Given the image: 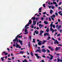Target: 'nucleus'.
<instances>
[{
    "instance_id": "1",
    "label": "nucleus",
    "mask_w": 62,
    "mask_h": 62,
    "mask_svg": "<svg viewBox=\"0 0 62 62\" xmlns=\"http://www.w3.org/2000/svg\"><path fill=\"white\" fill-rule=\"evenodd\" d=\"M53 22H51V24L50 25V26L51 27V28H50V30L52 31V33H53L54 32V30H53V29H52V27H53L54 28H55V25H53L52 24V23H53Z\"/></svg>"
},
{
    "instance_id": "2",
    "label": "nucleus",
    "mask_w": 62,
    "mask_h": 62,
    "mask_svg": "<svg viewBox=\"0 0 62 62\" xmlns=\"http://www.w3.org/2000/svg\"><path fill=\"white\" fill-rule=\"evenodd\" d=\"M29 22H29L28 23V24L26 25L25 26V27H27V26H28L29 24H31V23H32V21H31V20H29Z\"/></svg>"
},
{
    "instance_id": "3",
    "label": "nucleus",
    "mask_w": 62,
    "mask_h": 62,
    "mask_svg": "<svg viewBox=\"0 0 62 62\" xmlns=\"http://www.w3.org/2000/svg\"><path fill=\"white\" fill-rule=\"evenodd\" d=\"M33 25H35L36 24V21H35V19L36 18H33V17H32L31 18V20H33Z\"/></svg>"
},
{
    "instance_id": "4",
    "label": "nucleus",
    "mask_w": 62,
    "mask_h": 62,
    "mask_svg": "<svg viewBox=\"0 0 62 62\" xmlns=\"http://www.w3.org/2000/svg\"><path fill=\"white\" fill-rule=\"evenodd\" d=\"M55 15H53L51 16V18L53 20V21H54V19L53 18H55Z\"/></svg>"
},
{
    "instance_id": "5",
    "label": "nucleus",
    "mask_w": 62,
    "mask_h": 62,
    "mask_svg": "<svg viewBox=\"0 0 62 62\" xmlns=\"http://www.w3.org/2000/svg\"><path fill=\"white\" fill-rule=\"evenodd\" d=\"M18 42L20 43V44L21 45H23V43H22V41L20 40H18Z\"/></svg>"
},
{
    "instance_id": "6",
    "label": "nucleus",
    "mask_w": 62,
    "mask_h": 62,
    "mask_svg": "<svg viewBox=\"0 0 62 62\" xmlns=\"http://www.w3.org/2000/svg\"><path fill=\"white\" fill-rule=\"evenodd\" d=\"M54 43L55 44L56 43V44H59V42H58V41L57 40H55V42Z\"/></svg>"
},
{
    "instance_id": "7",
    "label": "nucleus",
    "mask_w": 62,
    "mask_h": 62,
    "mask_svg": "<svg viewBox=\"0 0 62 62\" xmlns=\"http://www.w3.org/2000/svg\"><path fill=\"white\" fill-rule=\"evenodd\" d=\"M44 33V31H42L41 30L40 31V33L39 34V35L40 36L42 35V33Z\"/></svg>"
},
{
    "instance_id": "8",
    "label": "nucleus",
    "mask_w": 62,
    "mask_h": 62,
    "mask_svg": "<svg viewBox=\"0 0 62 62\" xmlns=\"http://www.w3.org/2000/svg\"><path fill=\"white\" fill-rule=\"evenodd\" d=\"M21 35V34H18L17 36H18L17 38H22V35H21V36H20Z\"/></svg>"
},
{
    "instance_id": "9",
    "label": "nucleus",
    "mask_w": 62,
    "mask_h": 62,
    "mask_svg": "<svg viewBox=\"0 0 62 62\" xmlns=\"http://www.w3.org/2000/svg\"><path fill=\"white\" fill-rule=\"evenodd\" d=\"M49 36V34L48 33H45L44 34V36Z\"/></svg>"
},
{
    "instance_id": "10",
    "label": "nucleus",
    "mask_w": 62,
    "mask_h": 62,
    "mask_svg": "<svg viewBox=\"0 0 62 62\" xmlns=\"http://www.w3.org/2000/svg\"><path fill=\"white\" fill-rule=\"evenodd\" d=\"M60 47H57L56 48L55 50L56 51H58V50H59V49H60Z\"/></svg>"
},
{
    "instance_id": "11",
    "label": "nucleus",
    "mask_w": 62,
    "mask_h": 62,
    "mask_svg": "<svg viewBox=\"0 0 62 62\" xmlns=\"http://www.w3.org/2000/svg\"><path fill=\"white\" fill-rule=\"evenodd\" d=\"M35 55L37 57V59L39 58V56H38V54H35Z\"/></svg>"
},
{
    "instance_id": "12",
    "label": "nucleus",
    "mask_w": 62,
    "mask_h": 62,
    "mask_svg": "<svg viewBox=\"0 0 62 62\" xmlns=\"http://www.w3.org/2000/svg\"><path fill=\"white\" fill-rule=\"evenodd\" d=\"M42 44V41H39V45H40Z\"/></svg>"
},
{
    "instance_id": "13",
    "label": "nucleus",
    "mask_w": 62,
    "mask_h": 62,
    "mask_svg": "<svg viewBox=\"0 0 62 62\" xmlns=\"http://www.w3.org/2000/svg\"><path fill=\"white\" fill-rule=\"evenodd\" d=\"M27 31V30H26V29H25V32H26V33H25V34H26L28 33V31Z\"/></svg>"
},
{
    "instance_id": "14",
    "label": "nucleus",
    "mask_w": 62,
    "mask_h": 62,
    "mask_svg": "<svg viewBox=\"0 0 62 62\" xmlns=\"http://www.w3.org/2000/svg\"><path fill=\"white\" fill-rule=\"evenodd\" d=\"M50 56L51 57L50 58V59L52 60V59H53V56L52 55H50Z\"/></svg>"
},
{
    "instance_id": "15",
    "label": "nucleus",
    "mask_w": 62,
    "mask_h": 62,
    "mask_svg": "<svg viewBox=\"0 0 62 62\" xmlns=\"http://www.w3.org/2000/svg\"><path fill=\"white\" fill-rule=\"evenodd\" d=\"M58 60V62H59V61H61L62 62V60L61 59H59L58 58L57 59Z\"/></svg>"
},
{
    "instance_id": "16",
    "label": "nucleus",
    "mask_w": 62,
    "mask_h": 62,
    "mask_svg": "<svg viewBox=\"0 0 62 62\" xmlns=\"http://www.w3.org/2000/svg\"><path fill=\"white\" fill-rule=\"evenodd\" d=\"M18 36H17L16 37V42H18Z\"/></svg>"
},
{
    "instance_id": "17",
    "label": "nucleus",
    "mask_w": 62,
    "mask_h": 62,
    "mask_svg": "<svg viewBox=\"0 0 62 62\" xmlns=\"http://www.w3.org/2000/svg\"><path fill=\"white\" fill-rule=\"evenodd\" d=\"M42 52H44V53H45V52H46V50L45 49H43L42 50Z\"/></svg>"
},
{
    "instance_id": "18",
    "label": "nucleus",
    "mask_w": 62,
    "mask_h": 62,
    "mask_svg": "<svg viewBox=\"0 0 62 62\" xmlns=\"http://www.w3.org/2000/svg\"><path fill=\"white\" fill-rule=\"evenodd\" d=\"M3 53H4V54H5V55H7V54H8V53H6L5 52V51H3Z\"/></svg>"
},
{
    "instance_id": "19",
    "label": "nucleus",
    "mask_w": 62,
    "mask_h": 62,
    "mask_svg": "<svg viewBox=\"0 0 62 62\" xmlns=\"http://www.w3.org/2000/svg\"><path fill=\"white\" fill-rule=\"evenodd\" d=\"M42 9V8L41 7L40 8H39V12H41V9Z\"/></svg>"
},
{
    "instance_id": "20",
    "label": "nucleus",
    "mask_w": 62,
    "mask_h": 62,
    "mask_svg": "<svg viewBox=\"0 0 62 62\" xmlns=\"http://www.w3.org/2000/svg\"><path fill=\"white\" fill-rule=\"evenodd\" d=\"M53 11L51 9L50 10V14H52V13H53Z\"/></svg>"
},
{
    "instance_id": "21",
    "label": "nucleus",
    "mask_w": 62,
    "mask_h": 62,
    "mask_svg": "<svg viewBox=\"0 0 62 62\" xmlns=\"http://www.w3.org/2000/svg\"><path fill=\"white\" fill-rule=\"evenodd\" d=\"M49 31H50V30H49V29L48 28H47L46 30V32H49Z\"/></svg>"
},
{
    "instance_id": "22",
    "label": "nucleus",
    "mask_w": 62,
    "mask_h": 62,
    "mask_svg": "<svg viewBox=\"0 0 62 62\" xmlns=\"http://www.w3.org/2000/svg\"><path fill=\"white\" fill-rule=\"evenodd\" d=\"M20 53L21 54H23V53H24V51H20Z\"/></svg>"
},
{
    "instance_id": "23",
    "label": "nucleus",
    "mask_w": 62,
    "mask_h": 62,
    "mask_svg": "<svg viewBox=\"0 0 62 62\" xmlns=\"http://www.w3.org/2000/svg\"><path fill=\"white\" fill-rule=\"evenodd\" d=\"M47 41L46 40H44L42 42L43 44H44V43H45Z\"/></svg>"
},
{
    "instance_id": "24",
    "label": "nucleus",
    "mask_w": 62,
    "mask_h": 62,
    "mask_svg": "<svg viewBox=\"0 0 62 62\" xmlns=\"http://www.w3.org/2000/svg\"><path fill=\"white\" fill-rule=\"evenodd\" d=\"M39 26L40 27V28H41V27L42 26V25H41V24H39Z\"/></svg>"
},
{
    "instance_id": "25",
    "label": "nucleus",
    "mask_w": 62,
    "mask_h": 62,
    "mask_svg": "<svg viewBox=\"0 0 62 62\" xmlns=\"http://www.w3.org/2000/svg\"><path fill=\"white\" fill-rule=\"evenodd\" d=\"M44 23H45V24H46L48 23L46 21L44 22Z\"/></svg>"
},
{
    "instance_id": "26",
    "label": "nucleus",
    "mask_w": 62,
    "mask_h": 62,
    "mask_svg": "<svg viewBox=\"0 0 62 62\" xmlns=\"http://www.w3.org/2000/svg\"><path fill=\"white\" fill-rule=\"evenodd\" d=\"M16 48H18V47H20V45H16Z\"/></svg>"
},
{
    "instance_id": "27",
    "label": "nucleus",
    "mask_w": 62,
    "mask_h": 62,
    "mask_svg": "<svg viewBox=\"0 0 62 62\" xmlns=\"http://www.w3.org/2000/svg\"><path fill=\"white\" fill-rule=\"evenodd\" d=\"M61 27V25H60L58 28V29H59V28H60Z\"/></svg>"
},
{
    "instance_id": "28",
    "label": "nucleus",
    "mask_w": 62,
    "mask_h": 62,
    "mask_svg": "<svg viewBox=\"0 0 62 62\" xmlns=\"http://www.w3.org/2000/svg\"><path fill=\"white\" fill-rule=\"evenodd\" d=\"M31 54L32 56H33V53L32 52H31Z\"/></svg>"
},
{
    "instance_id": "29",
    "label": "nucleus",
    "mask_w": 62,
    "mask_h": 62,
    "mask_svg": "<svg viewBox=\"0 0 62 62\" xmlns=\"http://www.w3.org/2000/svg\"><path fill=\"white\" fill-rule=\"evenodd\" d=\"M39 52V49L35 51L36 53H37V52Z\"/></svg>"
},
{
    "instance_id": "30",
    "label": "nucleus",
    "mask_w": 62,
    "mask_h": 62,
    "mask_svg": "<svg viewBox=\"0 0 62 62\" xmlns=\"http://www.w3.org/2000/svg\"><path fill=\"white\" fill-rule=\"evenodd\" d=\"M47 7L49 8L50 9L52 7L51 6H49V5L47 6Z\"/></svg>"
},
{
    "instance_id": "31",
    "label": "nucleus",
    "mask_w": 62,
    "mask_h": 62,
    "mask_svg": "<svg viewBox=\"0 0 62 62\" xmlns=\"http://www.w3.org/2000/svg\"><path fill=\"white\" fill-rule=\"evenodd\" d=\"M54 6H51V8H52V9H54Z\"/></svg>"
},
{
    "instance_id": "32",
    "label": "nucleus",
    "mask_w": 62,
    "mask_h": 62,
    "mask_svg": "<svg viewBox=\"0 0 62 62\" xmlns=\"http://www.w3.org/2000/svg\"><path fill=\"white\" fill-rule=\"evenodd\" d=\"M33 43H35V39H33Z\"/></svg>"
},
{
    "instance_id": "33",
    "label": "nucleus",
    "mask_w": 62,
    "mask_h": 62,
    "mask_svg": "<svg viewBox=\"0 0 62 62\" xmlns=\"http://www.w3.org/2000/svg\"><path fill=\"white\" fill-rule=\"evenodd\" d=\"M30 40H31V36H30L29 38Z\"/></svg>"
},
{
    "instance_id": "34",
    "label": "nucleus",
    "mask_w": 62,
    "mask_h": 62,
    "mask_svg": "<svg viewBox=\"0 0 62 62\" xmlns=\"http://www.w3.org/2000/svg\"><path fill=\"white\" fill-rule=\"evenodd\" d=\"M53 4H57L56 2H53Z\"/></svg>"
},
{
    "instance_id": "35",
    "label": "nucleus",
    "mask_w": 62,
    "mask_h": 62,
    "mask_svg": "<svg viewBox=\"0 0 62 62\" xmlns=\"http://www.w3.org/2000/svg\"><path fill=\"white\" fill-rule=\"evenodd\" d=\"M1 60H2V61H3L4 60V59H3L2 57L1 58Z\"/></svg>"
},
{
    "instance_id": "36",
    "label": "nucleus",
    "mask_w": 62,
    "mask_h": 62,
    "mask_svg": "<svg viewBox=\"0 0 62 62\" xmlns=\"http://www.w3.org/2000/svg\"><path fill=\"white\" fill-rule=\"evenodd\" d=\"M60 32H62V30L61 29H60V30H58Z\"/></svg>"
},
{
    "instance_id": "37",
    "label": "nucleus",
    "mask_w": 62,
    "mask_h": 62,
    "mask_svg": "<svg viewBox=\"0 0 62 62\" xmlns=\"http://www.w3.org/2000/svg\"><path fill=\"white\" fill-rule=\"evenodd\" d=\"M47 52H50V50H48V49H47Z\"/></svg>"
},
{
    "instance_id": "38",
    "label": "nucleus",
    "mask_w": 62,
    "mask_h": 62,
    "mask_svg": "<svg viewBox=\"0 0 62 62\" xmlns=\"http://www.w3.org/2000/svg\"><path fill=\"white\" fill-rule=\"evenodd\" d=\"M43 7H44V8H45V4H44L43 5Z\"/></svg>"
},
{
    "instance_id": "39",
    "label": "nucleus",
    "mask_w": 62,
    "mask_h": 62,
    "mask_svg": "<svg viewBox=\"0 0 62 62\" xmlns=\"http://www.w3.org/2000/svg\"><path fill=\"white\" fill-rule=\"evenodd\" d=\"M7 50H8V52H10L9 51V49L8 48H7Z\"/></svg>"
},
{
    "instance_id": "40",
    "label": "nucleus",
    "mask_w": 62,
    "mask_h": 62,
    "mask_svg": "<svg viewBox=\"0 0 62 62\" xmlns=\"http://www.w3.org/2000/svg\"><path fill=\"white\" fill-rule=\"evenodd\" d=\"M55 14L56 16H57L58 15V13H55Z\"/></svg>"
},
{
    "instance_id": "41",
    "label": "nucleus",
    "mask_w": 62,
    "mask_h": 62,
    "mask_svg": "<svg viewBox=\"0 0 62 62\" xmlns=\"http://www.w3.org/2000/svg\"><path fill=\"white\" fill-rule=\"evenodd\" d=\"M44 47H45V46H42L41 48H44Z\"/></svg>"
},
{
    "instance_id": "42",
    "label": "nucleus",
    "mask_w": 62,
    "mask_h": 62,
    "mask_svg": "<svg viewBox=\"0 0 62 62\" xmlns=\"http://www.w3.org/2000/svg\"><path fill=\"white\" fill-rule=\"evenodd\" d=\"M62 3V2H60L59 3V5H60Z\"/></svg>"
},
{
    "instance_id": "43",
    "label": "nucleus",
    "mask_w": 62,
    "mask_h": 62,
    "mask_svg": "<svg viewBox=\"0 0 62 62\" xmlns=\"http://www.w3.org/2000/svg\"><path fill=\"white\" fill-rule=\"evenodd\" d=\"M49 21H51V17H49Z\"/></svg>"
},
{
    "instance_id": "44",
    "label": "nucleus",
    "mask_w": 62,
    "mask_h": 62,
    "mask_svg": "<svg viewBox=\"0 0 62 62\" xmlns=\"http://www.w3.org/2000/svg\"><path fill=\"white\" fill-rule=\"evenodd\" d=\"M31 28H34V26H33V25H32L31 26Z\"/></svg>"
},
{
    "instance_id": "45",
    "label": "nucleus",
    "mask_w": 62,
    "mask_h": 62,
    "mask_svg": "<svg viewBox=\"0 0 62 62\" xmlns=\"http://www.w3.org/2000/svg\"><path fill=\"white\" fill-rule=\"evenodd\" d=\"M50 50H51V51H54V49H53V48H51L50 49Z\"/></svg>"
},
{
    "instance_id": "46",
    "label": "nucleus",
    "mask_w": 62,
    "mask_h": 62,
    "mask_svg": "<svg viewBox=\"0 0 62 62\" xmlns=\"http://www.w3.org/2000/svg\"><path fill=\"white\" fill-rule=\"evenodd\" d=\"M38 19H39V18H38L36 17L35 18V20H38Z\"/></svg>"
},
{
    "instance_id": "47",
    "label": "nucleus",
    "mask_w": 62,
    "mask_h": 62,
    "mask_svg": "<svg viewBox=\"0 0 62 62\" xmlns=\"http://www.w3.org/2000/svg\"><path fill=\"white\" fill-rule=\"evenodd\" d=\"M48 5H51V4H50V2H48Z\"/></svg>"
},
{
    "instance_id": "48",
    "label": "nucleus",
    "mask_w": 62,
    "mask_h": 62,
    "mask_svg": "<svg viewBox=\"0 0 62 62\" xmlns=\"http://www.w3.org/2000/svg\"><path fill=\"white\" fill-rule=\"evenodd\" d=\"M52 39H53V40H54V41L55 42V39H54V38H52Z\"/></svg>"
},
{
    "instance_id": "49",
    "label": "nucleus",
    "mask_w": 62,
    "mask_h": 62,
    "mask_svg": "<svg viewBox=\"0 0 62 62\" xmlns=\"http://www.w3.org/2000/svg\"><path fill=\"white\" fill-rule=\"evenodd\" d=\"M60 34H59L58 35H57V36L59 37V36H60Z\"/></svg>"
},
{
    "instance_id": "50",
    "label": "nucleus",
    "mask_w": 62,
    "mask_h": 62,
    "mask_svg": "<svg viewBox=\"0 0 62 62\" xmlns=\"http://www.w3.org/2000/svg\"><path fill=\"white\" fill-rule=\"evenodd\" d=\"M27 54H28V55H29V53L28 52H27Z\"/></svg>"
},
{
    "instance_id": "51",
    "label": "nucleus",
    "mask_w": 62,
    "mask_h": 62,
    "mask_svg": "<svg viewBox=\"0 0 62 62\" xmlns=\"http://www.w3.org/2000/svg\"><path fill=\"white\" fill-rule=\"evenodd\" d=\"M29 46V47L30 46V42H29L28 43Z\"/></svg>"
},
{
    "instance_id": "52",
    "label": "nucleus",
    "mask_w": 62,
    "mask_h": 62,
    "mask_svg": "<svg viewBox=\"0 0 62 62\" xmlns=\"http://www.w3.org/2000/svg\"><path fill=\"white\" fill-rule=\"evenodd\" d=\"M46 12H44L43 13V14H46Z\"/></svg>"
},
{
    "instance_id": "53",
    "label": "nucleus",
    "mask_w": 62,
    "mask_h": 62,
    "mask_svg": "<svg viewBox=\"0 0 62 62\" xmlns=\"http://www.w3.org/2000/svg\"><path fill=\"white\" fill-rule=\"evenodd\" d=\"M58 22H57L55 23V24H58Z\"/></svg>"
},
{
    "instance_id": "54",
    "label": "nucleus",
    "mask_w": 62,
    "mask_h": 62,
    "mask_svg": "<svg viewBox=\"0 0 62 62\" xmlns=\"http://www.w3.org/2000/svg\"><path fill=\"white\" fill-rule=\"evenodd\" d=\"M24 61H25L26 62H28L27 61H26V60L25 59L24 60Z\"/></svg>"
},
{
    "instance_id": "55",
    "label": "nucleus",
    "mask_w": 62,
    "mask_h": 62,
    "mask_svg": "<svg viewBox=\"0 0 62 62\" xmlns=\"http://www.w3.org/2000/svg\"><path fill=\"white\" fill-rule=\"evenodd\" d=\"M41 19L42 20H44V18L43 17H42Z\"/></svg>"
},
{
    "instance_id": "56",
    "label": "nucleus",
    "mask_w": 62,
    "mask_h": 62,
    "mask_svg": "<svg viewBox=\"0 0 62 62\" xmlns=\"http://www.w3.org/2000/svg\"><path fill=\"white\" fill-rule=\"evenodd\" d=\"M40 51H41V50H40V49H39V52L40 53H41V52Z\"/></svg>"
},
{
    "instance_id": "57",
    "label": "nucleus",
    "mask_w": 62,
    "mask_h": 62,
    "mask_svg": "<svg viewBox=\"0 0 62 62\" xmlns=\"http://www.w3.org/2000/svg\"><path fill=\"white\" fill-rule=\"evenodd\" d=\"M35 46L36 47H37V44H35Z\"/></svg>"
},
{
    "instance_id": "58",
    "label": "nucleus",
    "mask_w": 62,
    "mask_h": 62,
    "mask_svg": "<svg viewBox=\"0 0 62 62\" xmlns=\"http://www.w3.org/2000/svg\"><path fill=\"white\" fill-rule=\"evenodd\" d=\"M57 6H58V5L56 4L55 5V7H57Z\"/></svg>"
},
{
    "instance_id": "59",
    "label": "nucleus",
    "mask_w": 62,
    "mask_h": 62,
    "mask_svg": "<svg viewBox=\"0 0 62 62\" xmlns=\"http://www.w3.org/2000/svg\"><path fill=\"white\" fill-rule=\"evenodd\" d=\"M61 8L60 7H59L58 8H59V9H61Z\"/></svg>"
},
{
    "instance_id": "60",
    "label": "nucleus",
    "mask_w": 62,
    "mask_h": 62,
    "mask_svg": "<svg viewBox=\"0 0 62 62\" xmlns=\"http://www.w3.org/2000/svg\"><path fill=\"white\" fill-rule=\"evenodd\" d=\"M58 46H62V45H58Z\"/></svg>"
},
{
    "instance_id": "61",
    "label": "nucleus",
    "mask_w": 62,
    "mask_h": 62,
    "mask_svg": "<svg viewBox=\"0 0 62 62\" xmlns=\"http://www.w3.org/2000/svg\"><path fill=\"white\" fill-rule=\"evenodd\" d=\"M14 59V58L13 57H12V59L13 60Z\"/></svg>"
},
{
    "instance_id": "62",
    "label": "nucleus",
    "mask_w": 62,
    "mask_h": 62,
    "mask_svg": "<svg viewBox=\"0 0 62 62\" xmlns=\"http://www.w3.org/2000/svg\"><path fill=\"white\" fill-rule=\"evenodd\" d=\"M44 62V60H41V62Z\"/></svg>"
},
{
    "instance_id": "63",
    "label": "nucleus",
    "mask_w": 62,
    "mask_h": 62,
    "mask_svg": "<svg viewBox=\"0 0 62 62\" xmlns=\"http://www.w3.org/2000/svg\"><path fill=\"white\" fill-rule=\"evenodd\" d=\"M23 57H24V58H26V56L24 55V56H23Z\"/></svg>"
},
{
    "instance_id": "64",
    "label": "nucleus",
    "mask_w": 62,
    "mask_h": 62,
    "mask_svg": "<svg viewBox=\"0 0 62 62\" xmlns=\"http://www.w3.org/2000/svg\"><path fill=\"white\" fill-rule=\"evenodd\" d=\"M36 34H38V31H37L36 32Z\"/></svg>"
}]
</instances>
